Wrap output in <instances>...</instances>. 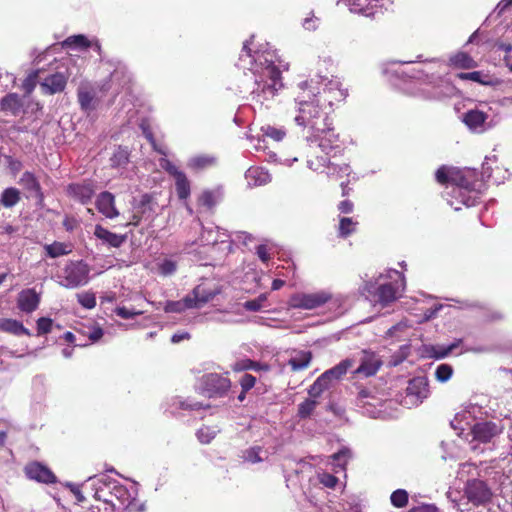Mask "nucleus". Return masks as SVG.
<instances>
[{
  "label": "nucleus",
  "instance_id": "obj_53",
  "mask_svg": "<svg viewBox=\"0 0 512 512\" xmlns=\"http://www.w3.org/2000/svg\"><path fill=\"white\" fill-rule=\"evenodd\" d=\"M177 265L171 259H165L159 264V272L164 276H169L176 271Z\"/></svg>",
  "mask_w": 512,
  "mask_h": 512
},
{
  "label": "nucleus",
  "instance_id": "obj_39",
  "mask_svg": "<svg viewBox=\"0 0 512 512\" xmlns=\"http://www.w3.org/2000/svg\"><path fill=\"white\" fill-rule=\"evenodd\" d=\"M458 77L462 80H471L483 85H492V80L487 75H483L480 71L459 73Z\"/></svg>",
  "mask_w": 512,
  "mask_h": 512
},
{
  "label": "nucleus",
  "instance_id": "obj_59",
  "mask_svg": "<svg viewBox=\"0 0 512 512\" xmlns=\"http://www.w3.org/2000/svg\"><path fill=\"white\" fill-rule=\"evenodd\" d=\"M260 452H261V448L260 447H253V448L248 449L245 452V456L244 457H245V459L248 462L257 463V462L262 461V457L260 456Z\"/></svg>",
  "mask_w": 512,
  "mask_h": 512
},
{
  "label": "nucleus",
  "instance_id": "obj_63",
  "mask_svg": "<svg viewBox=\"0 0 512 512\" xmlns=\"http://www.w3.org/2000/svg\"><path fill=\"white\" fill-rule=\"evenodd\" d=\"M105 505V512H116L117 510H120L121 508H118V505L113 501V499L106 500L104 502Z\"/></svg>",
  "mask_w": 512,
  "mask_h": 512
},
{
  "label": "nucleus",
  "instance_id": "obj_30",
  "mask_svg": "<svg viewBox=\"0 0 512 512\" xmlns=\"http://www.w3.org/2000/svg\"><path fill=\"white\" fill-rule=\"evenodd\" d=\"M353 361L350 359H345L341 361L339 364L334 366L333 368L325 371V377L331 379L334 383L340 380L348 371L350 367H352Z\"/></svg>",
  "mask_w": 512,
  "mask_h": 512
},
{
  "label": "nucleus",
  "instance_id": "obj_41",
  "mask_svg": "<svg viewBox=\"0 0 512 512\" xmlns=\"http://www.w3.org/2000/svg\"><path fill=\"white\" fill-rule=\"evenodd\" d=\"M453 368L449 364H440L435 370V378L438 382L445 383L451 379Z\"/></svg>",
  "mask_w": 512,
  "mask_h": 512
},
{
  "label": "nucleus",
  "instance_id": "obj_13",
  "mask_svg": "<svg viewBox=\"0 0 512 512\" xmlns=\"http://www.w3.org/2000/svg\"><path fill=\"white\" fill-rule=\"evenodd\" d=\"M351 12L374 16L379 9L392 3V0H345Z\"/></svg>",
  "mask_w": 512,
  "mask_h": 512
},
{
  "label": "nucleus",
  "instance_id": "obj_44",
  "mask_svg": "<svg viewBox=\"0 0 512 512\" xmlns=\"http://www.w3.org/2000/svg\"><path fill=\"white\" fill-rule=\"evenodd\" d=\"M218 430L213 427H203L197 431V438L203 444H208L217 435Z\"/></svg>",
  "mask_w": 512,
  "mask_h": 512
},
{
  "label": "nucleus",
  "instance_id": "obj_42",
  "mask_svg": "<svg viewBox=\"0 0 512 512\" xmlns=\"http://www.w3.org/2000/svg\"><path fill=\"white\" fill-rule=\"evenodd\" d=\"M263 135L271 138L274 141H282L286 136V131L283 128H277L274 126H264L261 128Z\"/></svg>",
  "mask_w": 512,
  "mask_h": 512
},
{
  "label": "nucleus",
  "instance_id": "obj_64",
  "mask_svg": "<svg viewBox=\"0 0 512 512\" xmlns=\"http://www.w3.org/2000/svg\"><path fill=\"white\" fill-rule=\"evenodd\" d=\"M417 512H439L434 504H425L416 508Z\"/></svg>",
  "mask_w": 512,
  "mask_h": 512
},
{
  "label": "nucleus",
  "instance_id": "obj_24",
  "mask_svg": "<svg viewBox=\"0 0 512 512\" xmlns=\"http://www.w3.org/2000/svg\"><path fill=\"white\" fill-rule=\"evenodd\" d=\"M69 194L83 204L88 203L93 194L94 188L90 183L71 184L68 187Z\"/></svg>",
  "mask_w": 512,
  "mask_h": 512
},
{
  "label": "nucleus",
  "instance_id": "obj_20",
  "mask_svg": "<svg viewBox=\"0 0 512 512\" xmlns=\"http://www.w3.org/2000/svg\"><path fill=\"white\" fill-rule=\"evenodd\" d=\"M308 167L314 171H322L324 168H328V174L334 175L337 174L339 176L350 175V167L347 164L342 166H338L336 164L329 165V161L326 157H318L317 162L309 160Z\"/></svg>",
  "mask_w": 512,
  "mask_h": 512
},
{
  "label": "nucleus",
  "instance_id": "obj_28",
  "mask_svg": "<svg viewBox=\"0 0 512 512\" xmlns=\"http://www.w3.org/2000/svg\"><path fill=\"white\" fill-rule=\"evenodd\" d=\"M312 359L310 351H298L289 359L288 364L293 371H300L306 369Z\"/></svg>",
  "mask_w": 512,
  "mask_h": 512
},
{
  "label": "nucleus",
  "instance_id": "obj_3",
  "mask_svg": "<svg viewBox=\"0 0 512 512\" xmlns=\"http://www.w3.org/2000/svg\"><path fill=\"white\" fill-rule=\"evenodd\" d=\"M436 180L441 183H451V196L449 204L456 211L460 210L457 204L461 203L466 207L474 206L479 199L478 181L476 173L471 169L460 170L457 168L440 167L436 171Z\"/></svg>",
  "mask_w": 512,
  "mask_h": 512
},
{
  "label": "nucleus",
  "instance_id": "obj_58",
  "mask_svg": "<svg viewBox=\"0 0 512 512\" xmlns=\"http://www.w3.org/2000/svg\"><path fill=\"white\" fill-rule=\"evenodd\" d=\"M255 383H256V378L251 374L246 373V374L242 375V377L240 378V385H241L243 392H247L250 389H252L254 387Z\"/></svg>",
  "mask_w": 512,
  "mask_h": 512
},
{
  "label": "nucleus",
  "instance_id": "obj_26",
  "mask_svg": "<svg viewBox=\"0 0 512 512\" xmlns=\"http://www.w3.org/2000/svg\"><path fill=\"white\" fill-rule=\"evenodd\" d=\"M0 331L15 336L31 335L30 331L20 321L11 318H0Z\"/></svg>",
  "mask_w": 512,
  "mask_h": 512
},
{
  "label": "nucleus",
  "instance_id": "obj_51",
  "mask_svg": "<svg viewBox=\"0 0 512 512\" xmlns=\"http://www.w3.org/2000/svg\"><path fill=\"white\" fill-rule=\"evenodd\" d=\"M267 300L266 294H261L258 298L246 301L244 307L249 311H258L263 307L264 302Z\"/></svg>",
  "mask_w": 512,
  "mask_h": 512
},
{
  "label": "nucleus",
  "instance_id": "obj_45",
  "mask_svg": "<svg viewBox=\"0 0 512 512\" xmlns=\"http://www.w3.org/2000/svg\"><path fill=\"white\" fill-rule=\"evenodd\" d=\"M357 222L353 221L352 218L343 217L339 223V233L341 236L346 237L355 231Z\"/></svg>",
  "mask_w": 512,
  "mask_h": 512
},
{
  "label": "nucleus",
  "instance_id": "obj_52",
  "mask_svg": "<svg viewBox=\"0 0 512 512\" xmlns=\"http://www.w3.org/2000/svg\"><path fill=\"white\" fill-rule=\"evenodd\" d=\"M53 321L50 318L41 317L37 320V335H44L52 330Z\"/></svg>",
  "mask_w": 512,
  "mask_h": 512
},
{
  "label": "nucleus",
  "instance_id": "obj_56",
  "mask_svg": "<svg viewBox=\"0 0 512 512\" xmlns=\"http://www.w3.org/2000/svg\"><path fill=\"white\" fill-rule=\"evenodd\" d=\"M318 480L321 484L328 488H334L338 482V479L327 472H321L318 474Z\"/></svg>",
  "mask_w": 512,
  "mask_h": 512
},
{
  "label": "nucleus",
  "instance_id": "obj_40",
  "mask_svg": "<svg viewBox=\"0 0 512 512\" xmlns=\"http://www.w3.org/2000/svg\"><path fill=\"white\" fill-rule=\"evenodd\" d=\"M221 198V191L219 189L214 191H205L200 197L202 205L212 208Z\"/></svg>",
  "mask_w": 512,
  "mask_h": 512
},
{
  "label": "nucleus",
  "instance_id": "obj_32",
  "mask_svg": "<svg viewBox=\"0 0 512 512\" xmlns=\"http://www.w3.org/2000/svg\"><path fill=\"white\" fill-rule=\"evenodd\" d=\"M46 254L51 258H57L72 252V246L67 243L53 242L44 246Z\"/></svg>",
  "mask_w": 512,
  "mask_h": 512
},
{
  "label": "nucleus",
  "instance_id": "obj_27",
  "mask_svg": "<svg viewBox=\"0 0 512 512\" xmlns=\"http://www.w3.org/2000/svg\"><path fill=\"white\" fill-rule=\"evenodd\" d=\"M94 97V90L88 84H81L78 89V101L83 110L89 111L93 109Z\"/></svg>",
  "mask_w": 512,
  "mask_h": 512
},
{
  "label": "nucleus",
  "instance_id": "obj_2",
  "mask_svg": "<svg viewBox=\"0 0 512 512\" xmlns=\"http://www.w3.org/2000/svg\"><path fill=\"white\" fill-rule=\"evenodd\" d=\"M253 39L246 41L239 55L237 66L250 70L255 77L256 88L252 91V100L263 105L273 98L282 87L280 60L268 43L261 44L252 53Z\"/></svg>",
  "mask_w": 512,
  "mask_h": 512
},
{
  "label": "nucleus",
  "instance_id": "obj_35",
  "mask_svg": "<svg viewBox=\"0 0 512 512\" xmlns=\"http://www.w3.org/2000/svg\"><path fill=\"white\" fill-rule=\"evenodd\" d=\"M215 159L208 155H197L189 159L187 165L192 169H203L211 166Z\"/></svg>",
  "mask_w": 512,
  "mask_h": 512
},
{
  "label": "nucleus",
  "instance_id": "obj_19",
  "mask_svg": "<svg viewBox=\"0 0 512 512\" xmlns=\"http://www.w3.org/2000/svg\"><path fill=\"white\" fill-rule=\"evenodd\" d=\"M96 207L106 218L114 219L119 216V211L115 207L114 195L110 192H102L97 197Z\"/></svg>",
  "mask_w": 512,
  "mask_h": 512
},
{
  "label": "nucleus",
  "instance_id": "obj_15",
  "mask_svg": "<svg viewBox=\"0 0 512 512\" xmlns=\"http://www.w3.org/2000/svg\"><path fill=\"white\" fill-rule=\"evenodd\" d=\"M25 473L28 478L36 480L38 482L50 484L56 481V477L52 473V471L48 467L42 465L39 462H33L28 464L25 467Z\"/></svg>",
  "mask_w": 512,
  "mask_h": 512
},
{
  "label": "nucleus",
  "instance_id": "obj_34",
  "mask_svg": "<svg viewBox=\"0 0 512 512\" xmlns=\"http://www.w3.org/2000/svg\"><path fill=\"white\" fill-rule=\"evenodd\" d=\"M20 200V191L14 187L6 188L0 197V204L5 208L15 206Z\"/></svg>",
  "mask_w": 512,
  "mask_h": 512
},
{
  "label": "nucleus",
  "instance_id": "obj_9",
  "mask_svg": "<svg viewBox=\"0 0 512 512\" xmlns=\"http://www.w3.org/2000/svg\"><path fill=\"white\" fill-rule=\"evenodd\" d=\"M199 387L208 397H222L231 388V381L227 376L209 373L201 377Z\"/></svg>",
  "mask_w": 512,
  "mask_h": 512
},
{
  "label": "nucleus",
  "instance_id": "obj_47",
  "mask_svg": "<svg viewBox=\"0 0 512 512\" xmlns=\"http://www.w3.org/2000/svg\"><path fill=\"white\" fill-rule=\"evenodd\" d=\"M390 499L395 507H404L408 502V493L406 490L398 489L391 494Z\"/></svg>",
  "mask_w": 512,
  "mask_h": 512
},
{
  "label": "nucleus",
  "instance_id": "obj_25",
  "mask_svg": "<svg viewBox=\"0 0 512 512\" xmlns=\"http://www.w3.org/2000/svg\"><path fill=\"white\" fill-rule=\"evenodd\" d=\"M0 106L1 110L16 116L22 111L23 101L18 94L10 93L1 100Z\"/></svg>",
  "mask_w": 512,
  "mask_h": 512
},
{
  "label": "nucleus",
  "instance_id": "obj_11",
  "mask_svg": "<svg viewBox=\"0 0 512 512\" xmlns=\"http://www.w3.org/2000/svg\"><path fill=\"white\" fill-rule=\"evenodd\" d=\"M465 495L469 502L478 506L489 502L492 497V492L484 481L473 479L467 482Z\"/></svg>",
  "mask_w": 512,
  "mask_h": 512
},
{
  "label": "nucleus",
  "instance_id": "obj_49",
  "mask_svg": "<svg viewBox=\"0 0 512 512\" xmlns=\"http://www.w3.org/2000/svg\"><path fill=\"white\" fill-rule=\"evenodd\" d=\"M38 79H41L40 71H34L30 73L24 80L22 86L27 94H30L34 90Z\"/></svg>",
  "mask_w": 512,
  "mask_h": 512
},
{
  "label": "nucleus",
  "instance_id": "obj_43",
  "mask_svg": "<svg viewBox=\"0 0 512 512\" xmlns=\"http://www.w3.org/2000/svg\"><path fill=\"white\" fill-rule=\"evenodd\" d=\"M146 213V205L142 203L140 206L135 207L131 217L124 224V227L137 226L142 221L144 214Z\"/></svg>",
  "mask_w": 512,
  "mask_h": 512
},
{
  "label": "nucleus",
  "instance_id": "obj_4",
  "mask_svg": "<svg viewBox=\"0 0 512 512\" xmlns=\"http://www.w3.org/2000/svg\"><path fill=\"white\" fill-rule=\"evenodd\" d=\"M405 289L402 273L395 269L380 273L374 282H367L364 291L371 302L386 307L396 301Z\"/></svg>",
  "mask_w": 512,
  "mask_h": 512
},
{
  "label": "nucleus",
  "instance_id": "obj_48",
  "mask_svg": "<svg viewBox=\"0 0 512 512\" xmlns=\"http://www.w3.org/2000/svg\"><path fill=\"white\" fill-rule=\"evenodd\" d=\"M78 302L87 309H92L96 306V297L93 293L84 292L77 295Z\"/></svg>",
  "mask_w": 512,
  "mask_h": 512
},
{
  "label": "nucleus",
  "instance_id": "obj_14",
  "mask_svg": "<svg viewBox=\"0 0 512 512\" xmlns=\"http://www.w3.org/2000/svg\"><path fill=\"white\" fill-rule=\"evenodd\" d=\"M382 365L381 359L373 352L363 351L361 364L355 370V374L369 377L375 375Z\"/></svg>",
  "mask_w": 512,
  "mask_h": 512
},
{
  "label": "nucleus",
  "instance_id": "obj_50",
  "mask_svg": "<svg viewBox=\"0 0 512 512\" xmlns=\"http://www.w3.org/2000/svg\"><path fill=\"white\" fill-rule=\"evenodd\" d=\"M64 45H66V46H78V47L87 48L91 44H90V42L88 41V39L84 35H74V36L68 37L64 41Z\"/></svg>",
  "mask_w": 512,
  "mask_h": 512
},
{
  "label": "nucleus",
  "instance_id": "obj_54",
  "mask_svg": "<svg viewBox=\"0 0 512 512\" xmlns=\"http://www.w3.org/2000/svg\"><path fill=\"white\" fill-rule=\"evenodd\" d=\"M320 20L314 14L310 13L303 19L302 26L307 31H314L319 27Z\"/></svg>",
  "mask_w": 512,
  "mask_h": 512
},
{
  "label": "nucleus",
  "instance_id": "obj_1",
  "mask_svg": "<svg viewBox=\"0 0 512 512\" xmlns=\"http://www.w3.org/2000/svg\"><path fill=\"white\" fill-rule=\"evenodd\" d=\"M346 97L347 91L336 78L318 76L297 85L294 121L306 132L308 141H319V147L326 154L337 147L338 142L329 114L333 105Z\"/></svg>",
  "mask_w": 512,
  "mask_h": 512
},
{
  "label": "nucleus",
  "instance_id": "obj_60",
  "mask_svg": "<svg viewBox=\"0 0 512 512\" xmlns=\"http://www.w3.org/2000/svg\"><path fill=\"white\" fill-rule=\"evenodd\" d=\"M251 367H254V365L250 359L239 360L231 365L232 370L235 372L251 370Z\"/></svg>",
  "mask_w": 512,
  "mask_h": 512
},
{
  "label": "nucleus",
  "instance_id": "obj_6",
  "mask_svg": "<svg viewBox=\"0 0 512 512\" xmlns=\"http://www.w3.org/2000/svg\"><path fill=\"white\" fill-rule=\"evenodd\" d=\"M90 267L84 261H69L58 275L59 284L73 289L86 285L89 280Z\"/></svg>",
  "mask_w": 512,
  "mask_h": 512
},
{
  "label": "nucleus",
  "instance_id": "obj_36",
  "mask_svg": "<svg viewBox=\"0 0 512 512\" xmlns=\"http://www.w3.org/2000/svg\"><path fill=\"white\" fill-rule=\"evenodd\" d=\"M188 308H193L191 304V296H186L183 300L180 301L167 302L164 310L166 312H182Z\"/></svg>",
  "mask_w": 512,
  "mask_h": 512
},
{
  "label": "nucleus",
  "instance_id": "obj_12",
  "mask_svg": "<svg viewBox=\"0 0 512 512\" xmlns=\"http://www.w3.org/2000/svg\"><path fill=\"white\" fill-rule=\"evenodd\" d=\"M160 166L174 177L179 198L186 199L190 195V183L186 175L166 158L160 159Z\"/></svg>",
  "mask_w": 512,
  "mask_h": 512
},
{
  "label": "nucleus",
  "instance_id": "obj_7",
  "mask_svg": "<svg viewBox=\"0 0 512 512\" xmlns=\"http://www.w3.org/2000/svg\"><path fill=\"white\" fill-rule=\"evenodd\" d=\"M332 300L329 291L321 290L312 293H295L288 300V306L295 309L312 310Z\"/></svg>",
  "mask_w": 512,
  "mask_h": 512
},
{
  "label": "nucleus",
  "instance_id": "obj_31",
  "mask_svg": "<svg viewBox=\"0 0 512 512\" xmlns=\"http://www.w3.org/2000/svg\"><path fill=\"white\" fill-rule=\"evenodd\" d=\"M461 340H456L449 345H432L428 348L430 357L435 359H443L451 354L456 348L459 347Z\"/></svg>",
  "mask_w": 512,
  "mask_h": 512
},
{
  "label": "nucleus",
  "instance_id": "obj_57",
  "mask_svg": "<svg viewBox=\"0 0 512 512\" xmlns=\"http://www.w3.org/2000/svg\"><path fill=\"white\" fill-rule=\"evenodd\" d=\"M21 181L27 186L28 189L33 191H39L40 186L33 174L25 172L21 178Z\"/></svg>",
  "mask_w": 512,
  "mask_h": 512
},
{
  "label": "nucleus",
  "instance_id": "obj_5",
  "mask_svg": "<svg viewBox=\"0 0 512 512\" xmlns=\"http://www.w3.org/2000/svg\"><path fill=\"white\" fill-rule=\"evenodd\" d=\"M467 419L468 417L466 412L458 413L451 422V425L454 429L460 430L459 435H462L466 429H469L467 436L472 437V442H490L495 436L501 434L504 430V427L501 424L491 421L478 422L473 426H470L469 422L466 421Z\"/></svg>",
  "mask_w": 512,
  "mask_h": 512
},
{
  "label": "nucleus",
  "instance_id": "obj_62",
  "mask_svg": "<svg viewBox=\"0 0 512 512\" xmlns=\"http://www.w3.org/2000/svg\"><path fill=\"white\" fill-rule=\"evenodd\" d=\"M257 255L263 262H267L270 258L268 249L265 245H259L257 247Z\"/></svg>",
  "mask_w": 512,
  "mask_h": 512
},
{
  "label": "nucleus",
  "instance_id": "obj_22",
  "mask_svg": "<svg viewBox=\"0 0 512 512\" xmlns=\"http://www.w3.org/2000/svg\"><path fill=\"white\" fill-rule=\"evenodd\" d=\"M487 119V115L480 110H469L463 115L464 123L469 127V129L477 132H482L484 130V124Z\"/></svg>",
  "mask_w": 512,
  "mask_h": 512
},
{
  "label": "nucleus",
  "instance_id": "obj_29",
  "mask_svg": "<svg viewBox=\"0 0 512 512\" xmlns=\"http://www.w3.org/2000/svg\"><path fill=\"white\" fill-rule=\"evenodd\" d=\"M325 372L321 374L315 382L308 389L309 397L319 398L324 391L334 385V382L329 378H324Z\"/></svg>",
  "mask_w": 512,
  "mask_h": 512
},
{
  "label": "nucleus",
  "instance_id": "obj_16",
  "mask_svg": "<svg viewBox=\"0 0 512 512\" xmlns=\"http://www.w3.org/2000/svg\"><path fill=\"white\" fill-rule=\"evenodd\" d=\"M40 303V294L33 288L22 290L17 297L18 308L25 313L35 311Z\"/></svg>",
  "mask_w": 512,
  "mask_h": 512
},
{
  "label": "nucleus",
  "instance_id": "obj_21",
  "mask_svg": "<svg viewBox=\"0 0 512 512\" xmlns=\"http://www.w3.org/2000/svg\"><path fill=\"white\" fill-rule=\"evenodd\" d=\"M67 83V77L60 72L51 74L41 82V88L46 94H55L64 90Z\"/></svg>",
  "mask_w": 512,
  "mask_h": 512
},
{
  "label": "nucleus",
  "instance_id": "obj_61",
  "mask_svg": "<svg viewBox=\"0 0 512 512\" xmlns=\"http://www.w3.org/2000/svg\"><path fill=\"white\" fill-rule=\"evenodd\" d=\"M251 240V235L247 234L246 232H236L233 234L232 238L233 242H242L244 245H247L249 242H251Z\"/></svg>",
  "mask_w": 512,
  "mask_h": 512
},
{
  "label": "nucleus",
  "instance_id": "obj_8",
  "mask_svg": "<svg viewBox=\"0 0 512 512\" xmlns=\"http://www.w3.org/2000/svg\"><path fill=\"white\" fill-rule=\"evenodd\" d=\"M111 499L117 501L118 508L127 509L129 512H144V504H138L136 501L137 488L131 485L130 488L114 484L111 488Z\"/></svg>",
  "mask_w": 512,
  "mask_h": 512
},
{
  "label": "nucleus",
  "instance_id": "obj_55",
  "mask_svg": "<svg viewBox=\"0 0 512 512\" xmlns=\"http://www.w3.org/2000/svg\"><path fill=\"white\" fill-rule=\"evenodd\" d=\"M115 313L122 319H131L137 315L143 314L142 310L128 309L126 307H117Z\"/></svg>",
  "mask_w": 512,
  "mask_h": 512
},
{
  "label": "nucleus",
  "instance_id": "obj_18",
  "mask_svg": "<svg viewBox=\"0 0 512 512\" xmlns=\"http://www.w3.org/2000/svg\"><path fill=\"white\" fill-rule=\"evenodd\" d=\"M94 236L101 241L103 245L113 248H119L127 238L126 235L113 233L101 225L95 226Z\"/></svg>",
  "mask_w": 512,
  "mask_h": 512
},
{
  "label": "nucleus",
  "instance_id": "obj_33",
  "mask_svg": "<svg viewBox=\"0 0 512 512\" xmlns=\"http://www.w3.org/2000/svg\"><path fill=\"white\" fill-rule=\"evenodd\" d=\"M450 64L461 69H470L476 67V62L465 52H458L449 59Z\"/></svg>",
  "mask_w": 512,
  "mask_h": 512
},
{
  "label": "nucleus",
  "instance_id": "obj_23",
  "mask_svg": "<svg viewBox=\"0 0 512 512\" xmlns=\"http://www.w3.org/2000/svg\"><path fill=\"white\" fill-rule=\"evenodd\" d=\"M245 179L249 186H262L270 182V174L261 167H250L245 173Z\"/></svg>",
  "mask_w": 512,
  "mask_h": 512
},
{
  "label": "nucleus",
  "instance_id": "obj_38",
  "mask_svg": "<svg viewBox=\"0 0 512 512\" xmlns=\"http://www.w3.org/2000/svg\"><path fill=\"white\" fill-rule=\"evenodd\" d=\"M317 398H308L298 405V416L300 418L309 417L317 406Z\"/></svg>",
  "mask_w": 512,
  "mask_h": 512
},
{
  "label": "nucleus",
  "instance_id": "obj_10",
  "mask_svg": "<svg viewBox=\"0 0 512 512\" xmlns=\"http://www.w3.org/2000/svg\"><path fill=\"white\" fill-rule=\"evenodd\" d=\"M429 395L428 380L423 376L411 379L406 388L405 403L407 405H419Z\"/></svg>",
  "mask_w": 512,
  "mask_h": 512
},
{
  "label": "nucleus",
  "instance_id": "obj_17",
  "mask_svg": "<svg viewBox=\"0 0 512 512\" xmlns=\"http://www.w3.org/2000/svg\"><path fill=\"white\" fill-rule=\"evenodd\" d=\"M218 293V289H212L207 287L205 284H201L196 286L188 296H191V304L193 308H201L211 301Z\"/></svg>",
  "mask_w": 512,
  "mask_h": 512
},
{
  "label": "nucleus",
  "instance_id": "obj_37",
  "mask_svg": "<svg viewBox=\"0 0 512 512\" xmlns=\"http://www.w3.org/2000/svg\"><path fill=\"white\" fill-rule=\"evenodd\" d=\"M351 456V451L348 448H343L331 456L333 465L341 470H344Z\"/></svg>",
  "mask_w": 512,
  "mask_h": 512
},
{
  "label": "nucleus",
  "instance_id": "obj_46",
  "mask_svg": "<svg viewBox=\"0 0 512 512\" xmlns=\"http://www.w3.org/2000/svg\"><path fill=\"white\" fill-rule=\"evenodd\" d=\"M111 165L113 167H121L128 162V151L126 149L118 148L112 155Z\"/></svg>",
  "mask_w": 512,
  "mask_h": 512
}]
</instances>
